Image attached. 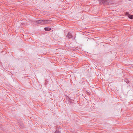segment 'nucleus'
Wrapping results in <instances>:
<instances>
[{
  "mask_svg": "<svg viewBox=\"0 0 133 133\" xmlns=\"http://www.w3.org/2000/svg\"><path fill=\"white\" fill-rule=\"evenodd\" d=\"M66 97V98H67V99H69V100H71H71L70 99V98H69V97H68V96H67Z\"/></svg>",
  "mask_w": 133,
  "mask_h": 133,
  "instance_id": "9d476101",
  "label": "nucleus"
},
{
  "mask_svg": "<svg viewBox=\"0 0 133 133\" xmlns=\"http://www.w3.org/2000/svg\"><path fill=\"white\" fill-rule=\"evenodd\" d=\"M21 125V124H20V125ZM20 126H21V125H20Z\"/></svg>",
  "mask_w": 133,
  "mask_h": 133,
  "instance_id": "2eb2a0df",
  "label": "nucleus"
},
{
  "mask_svg": "<svg viewBox=\"0 0 133 133\" xmlns=\"http://www.w3.org/2000/svg\"><path fill=\"white\" fill-rule=\"evenodd\" d=\"M73 103H73V102H70V104H73Z\"/></svg>",
  "mask_w": 133,
  "mask_h": 133,
  "instance_id": "ddd939ff",
  "label": "nucleus"
},
{
  "mask_svg": "<svg viewBox=\"0 0 133 133\" xmlns=\"http://www.w3.org/2000/svg\"><path fill=\"white\" fill-rule=\"evenodd\" d=\"M1 127V128H2V129H3V126H2Z\"/></svg>",
  "mask_w": 133,
  "mask_h": 133,
  "instance_id": "4468645a",
  "label": "nucleus"
},
{
  "mask_svg": "<svg viewBox=\"0 0 133 133\" xmlns=\"http://www.w3.org/2000/svg\"><path fill=\"white\" fill-rule=\"evenodd\" d=\"M44 29L46 31H49L51 30V29L50 28L45 27L44 28Z\"/></svg>",
  "mask_w": 133,
  "mask_h": 133,
  "instance_id": "39448f33",
  "label": "nucleus"
},
{
  "mask_svg": "<svg viewBox=\"0 0 133 133\" xmlns=\"http://www.w3.org/2000/svg\"><path fill=\"white\" fill-rule=\"evenodd\" d=\"M100 4L105 5H108L112 3L111 0H99Z\"/></svg>",
  "mask_w": 133,
  "mask_h": 133,
  "instance_id": "f257e3e1",
  "label": "nucleus"
},
{
  "mask_svg": "<svg viewBox=\"0 0 133 133\" xmlns=\"http://www.w3.org/2000/svg\"><path fill=\"white\" fill-rule=\"evenodd\" d=\"M48 83V81H46L45 82V85H46L47 84V83Z\"/></svg>",
  "mask_w": 133,
  "mask_h": 133,
  "instance_id": "9b49d317",
  "label": "nucleus"
},
{
  "mask_svg": "<svg viewBox=\"0 0 133 133\" xmlns=\"http://www.w3.org/2000/svg\"><path fill=\"white\" fill-rule=\"evenodd\" d=\"M55 133H60L59 130H57L55 132Z\"/></svg>",
  "mask_w": 133,
  "mask_h": 133,
  "instance_id": "6e6552de",
  "label": "nucleus"
},
{
  "mask_svg": "<svg viewBox=\"0 0 133 133\" xmlns=\"http://www.w3.org/2000/svg\"><path fill=\"white\" fill-rule=\"evenodd\" d=\"M125 14L126 15L129 16V15H130L129 13L128 12H126L125 13Z\"/></svg>",
  "mask_w": 133,
  "mask_h": 133,
  "instance_id": "1a4fd4ad",
  "label": "nucleus"
},
{
  "mask_svg": "<svg viewBox=\"0 0 133 133\" xmlns=\"http://www.w3.org/2000/svg\"><path fill=\"white\" fill-rule=\"evenodd\" d=\"M124 81H125L128 84H130V82L129 81V80L127 78H125L124 79Z\"/></svg>",
  "mask_w": 133,
  "mask_h": 133,
  "instance_id": "423d86ee",
  "label": "nucleus"
},
{
  "mask_svg": "<svg viewBox=\"0 0 133 133\" xmlns=\"http://www.w3.org/2000/svg\"><path fill=\"white\" fill-rule=\"evenodd\" d=\"M52 18H51L46 20H44V24H49L52 21Z\"/></svg>",
  "mask_w": 133,
  "mask_h": 133,
  "instance_id": "f03ea898",
  "label": "nucleus"
},
{
  "mask_svg": "<svg viewBox=\"0 0 133 133\" xmlns=\"http://www.w3.org/2000/svg\"><path fill=\"white\" fill-rule=\"evenodd\" d=\"M36 23L40 24H44V20H41L36 21Z\"/></svg>",
  "mask_w": 133,
  "mask_h": 133,
  "instance_id": "7ed1b4c3",
  "label": "nucleus"
},
{
  "mask_svg": "<svg viewBox=\"0 0 133 133\" xmlns=\"http://www.w3.org/2000/svg\"><path fill=\"white\" fill-rule=\"evenodd\" d=\"M66 37L70 38H71L72 37V36L71 33L68 32L66 36Z\"/></svg>",
  "mask_w": 133,
  "mask_h": 133,
  "instance_id": "20e7f679",
  "label": "nucleus"
},
{
  "mask_svg": "<svg viewBox=\"0 0 133 133\" xmlns=\"http://www.w3.org/2000/svg\"><path fill=\"white\" fill-rule=\"evenodd\" d=\"M83 80H85V79L84 78H83Z\"/></svg>",
  "mask_w": 133,
  "mask_h": 133,
  "instance_id": "f8f14e48",
  "label": "nucleus"
},
{
  "mask_svg": "<svg viewBox=\"0 0 133 133\" xmlns=\"http://www.w3.org/2000/svg\"><path fill=\"white\" fill-rule=\"evenodd\" d=\"M128 17L131 19H133V15H129Z\"/></svg>",
  "mask_w": 133,
  "mask_h": 133,
  "instance_id": "0eeeda50",
  "label": "nucleus"
}]
</instances>
